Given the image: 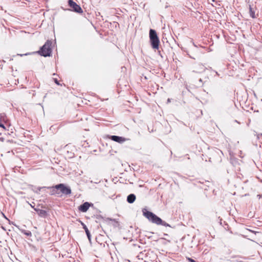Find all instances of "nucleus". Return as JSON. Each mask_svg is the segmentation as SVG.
<instances>
[{"label": "nucleus", "instance_id": "obj_15", "mask_svg": "<svg viewBox=\"0 0 262 262\" xmlns=\"http://www.w3.org/2000/svg\"><path fill=\"white\" fill-rule=\"evenodd\" d=\"M186 259L188 260V262H195V261L191 258L186 257Z\"/></svg>", "mask_w": 262, "mask_h": 262}, {"label": "nucleus", "instance_id": "obj_12", "mask_svg": "<svg viewBox=\"0 0 262 262\" xmlns=\"http://www.w3.org/2000/svg\"><path fill=\"white\" fill-rule=\"evenodd\" d=\"M160 225H162L165 227H169L170 226V225L168 224H167V223H166L164 221H163L162 220V223L160 224Z\"/></svg>", "mask_w": 262, "mask_h": 262}, {"label": "nucleus", "instance_id": "obj_4", "mask_svg": "<svg viewBox=\"0 0 262 262\" xmlns=\"http://www.w3.org/2000/svg\"><path fill=\"white\" fill-rule=\"evenodd\" d=\"M10 125L9 120L4 113L0 114V127L5 130H7V126Z\"/></svg>", "mask_w": 262, "mask_h": 262}, {"label": "nucleus", "instance_id": "obj_5", "mask_svg": "<svg viewBox=\"0 0 262 262\" xmlns=\"http://www.w3.org/2000/svg\"><path fill=\"white\" fill-rule=\"evenodd\" d=\"M53 188H56L57 190H60V192L64 194H70L71 193V189L63 184L56 185Z\"/></svg>", "mask_w": 262, "mask_h": 262}, {"label": "nucleus", "instance_id": "obj_18", "mask_svg": "<svg viewBox=\"0 0 262 262\" xmlns=\"http://www.w3.org/2000/svg\"><path fill=\"white\" fill-rule=\"evenodd\" d=\"M55 81L56 83H57L58 85L59 84V83H58V81L57 80H55Z\"/></svg>", "mask_w": 262, "mask_h": 262}, {"label": "nucleus", "instance_id": "obj_2", "mask_svg": "<svg viewBox=\"0 0 262 262\" xmlns=\"http://www.w3.org/2000/svg\"><path fill=\"white\" fill-rule=\"evenodd\" d=\"M52 42L50 40H47L44 45L40 48V50L38 52V53L45 57L49 56L52 53Z\"/></svg>", "mask_w": 262, "mask_h": 262}, {"label": "nucleus", "instance_id": "obj_17", "mask_svg": "<svg viewBox=\"0 0 262 262\" xmlns=\"http://www.w3.org/2000/svg\"><path fill=\"white\" fill-rule=\"evenodd\" d=\"M247 230H248L249 231L251 232H252V233H254L255 234H256V233H259L258 232H256V231H255L254 230H251V229H246Z\"/></svg>", "mask_w": 262, "mask_h": 262}, {"label": "nucleus", "instance_id": "obj_3", "mask_svg": "<svg viewBox=\"0 0 262 262\" xmlns=\"http://www.w3.org/2000/svg\"><path fill=\"white\" fill-rule=\"evenodd\" d=\"M144 215L150 222L157 225H160L162 220L152 212L146 211L144 212Z\"/></svg>", "mask_w": 262, "mask_h": 262}, {"label": "nucleus", "instance_id": "obj_14", "mask_svg": "<svg viewBox=\"0 0 262 262\" xmlns=\"http://www.w3.org/2000/svg\"><path fill=\"white\" fill-rule=\"evenodd\" d=\"M53 188V190L52 191V192H51V194H59V192H57L56 190H55V189L56 188H53V187H52Z\"/></svg>", "mask_w": 262, "mask_h": 262}, {"label": "nucleus", "instance_id": "obj_7", "mask_svg": "<svg viewBox=\"0 0 262 262\" xmlns=\"http://www.w3.org/2000/svg\"><path fill=\"white\" fill-rule=\"evenodd\" d=\"M91 205V204L86 202L84 203L83 204L80 205L78 207V209L80 212H85L88 210Z\"/></svg>", "mask_w": 262, "mask_h": 262}, {"label": "nucleus", "instance_id": "obj_13", "mask_svg": "<svg viewBox=\"0 0 262 262\" xmlns=\"http://www.w3.org/2000/svg\"><path fill=\"white\" fill-rule=\"evenodd\" d=\"M250 13L251 16L252 18H254L255 17L254 12L252 11V8L251 7L250 8Z\"/></svg>", "mask_w": 262, "mask_h": 262}, {"label": "nucleus", "instance_id": "obj_6", "mask_svg": "<svg viewBox=\"0 0 262 262\" xmlns=\"http://www.w3.org/2000/svg\"><path fill=\"white\" fill-rule=\"evenodd\" d=\"M69 6L72 9V10L79 13H82L83 12V11L81 9V8L77 5L75 2H74L72 0H69Z\"/></svg>", "mask_w": 262, "mask_h": 262}, {"label": "nucleus", "instance_id": "obj_8", "mask_svg": "<svg viewBox=\"0 0 262 262\" xmlns=\"http://www.w3.org/2000/svg\"><path fill=\"white\" fill-rule=\"evenodd\" d=\"M110 138L113 141L120 143L124 142V141H126L125 138L117 136H111Z\"/></svg>", "mask_w": 262, "mask_h": 262}, {"label": "nucleus", "instance_id": "obj_1", "mask_svg": "<svg viewBox=\"0 0 262 262\" xmlns=\"http://www.w3.org/2000/svg\"><path fill=\"white\" fill-rule=\"evenodd\" d=\"M149 39L152 48L154 49H158L160 45V40L155 30H149Z\"/></svg>", "mask_w": 262, "mask_h": 262}, {"label": "nucleus", "instance_id": "obj_19", "mask_svg": "<svg viewBox=\"0 0 262 262\" xmlns=\"http://www.w3.org/2000/svg\"><path fill=\"white\" fill-rule=\"evenodd\" d=\"M212 1L213 2H215L216 1V0H212Z\"/></svg>", "mask_w": 262, "mask_h": 262}, {"label": "nucleus", "instance_id": "obj_9", "mask_svg": "<svg viewBox=\"0 0 262 262\" xmlns=\"http://www.w3.org/2000/svg\"><path fill=\"white\" fill-rule=\"evenodd\" d=\"M34 210L37 212L38 214L41 217H46L48 213L45 210L34 208Z\"/></svg>", "mask_w": 262, "mask_h": 262}, {"label": "nucleus", "instance_id": "obj_16", "mask_svg": "<svg viewBox=\"0 0 262 262\" xmlns=\"http://www.w3.org/2000/svg\"><path fill=\"white\" fill-rule=\"evenodd\" d=\"M24 233L28 236H31V232L29 231L27 232H24Z\"/></svg>", "mask_w": 262, "mask_h": 262}, {"label": "nucleus", "instance_id": "obj_10", "mask_svg": "<svg viewBox=\"0 0 262 262\" xmlns=\"http://www.w3.org/2000/svg\"><path fill=\"white\" fill-rule=\"evenodd\" d=\"M136 200V196L134 194H129L127 198V201L129 203H133Z\"/></svg>", "mask_w": 262, "mask_h": 262}, {"label": "nucleus", "instance_id": "obj_11", "mask_svg": "<svg viewBox=\"0 0 262 262\" xmlns=\"http://www.w3.org/2000/svg\"><path fill=\"white\" fill-rule=\"evenodd\" d=\"M81 224L82 225L83 227V228L85 230V231L86 233V235L88 237V238L90 239V232L88 229V228L86 227V225L83 224L82 222H81Z\"/></svg>", "mask_w": 262, "mask_h": 262}]
</instances>
